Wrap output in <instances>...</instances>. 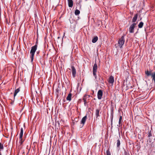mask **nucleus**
I'll return each mask as SVG.
<instances>
[{
    "label": "nucleus",
    "mask_w": 155,
    "mask_h": 155,
    "mask_svg": "<svg viewBox=\"0 0 155 155\" xmlns=\"http://www.w3.org/2000/svg\"><path fill=\"white\" fill-rule=\"evenodd\" d=\"M136 24V23H134L130 25L129 29V31L130 33L134 32V28Z\"/></svg>",
    "instance_id": "39448f33"
},
{
    "label": "nucleus",
    "mask_w": 155,
    "mask_h": 155,
    "mask_svg": "<svg viewBox=\"0 0 155 155\" xmlns=\"http://www.w3.org/2000/svg\"><path fill=\"white\" fill-rule=\"evenodd\" d=\"M80 11L78 10L77 9L74 12L75 14L76 15H78L80 14Z\"/></svg>",
    "instance_id": "aec40b11"
},
{
    "label": "nucleus",
    "mask_w": 155,
    "mask_h": 155,
    "mask_svg": "<svg viewBox=\"0 0 155 155\" xmlns=\"http://www.w3.org/2000/svg\"><path fill=\"white\" fill-rule=\"evenodd\" d=\"M68 6L72 8L73 6V1L72 0H68Z\"/></svg>",
    "instance_id": "f8f14e48"
},
{
    "label": "nucleus",
    "mask_w": 155,
    "mask_h": 155,
    "mask_svg": "<svg viewBox=\"0 0 155 155\" xmlns=\"http://www.w3.org/2000/svg\"><path fill=\"white\" fill-rule=\"evenodd\" d=\"M151 136H152V134H151V131H148V137H150Z\"/></svg>",
    "instance_id": "b1692460"
},
{
    "label": "nucleus",
    "mask_w": 155,
    "mask_h": 155,
    "mask_svg": "<svg viewBox=\"0 0 155 155\" xmlns=\"http://www.w3.org/2000/svg\"><path fill=\"white\" fill-rule=\"evenodd\" d=\"M108 82L109 83L113 84L114 82V77L112 76H110L109 78Z\"/></svg>",
    "instance_id": "1a4fd4ad"
},
{
    "label": "nucleus",
    "mask_w": 155,
    "mask_h": 155,
    "mask_svg": "<svg viewBox=\"0 0 155 155\" xmlns=\"http://www.w3.org/2000/svg\"><path fill=\"white\" fill-rule=\"evenodd\" d=\"M151 78H152V80L155 83V71L153 72V74L152 75Z\"/></svg>",
    "instance_id": "a211bd4d"
},
{
    "label": "nucleus",
    "mask_w": 155,
    "mask_h": 155,
    "mask_svg": "<svg viewBox=\"0 0 155 155\" xmlns=\"http://www.w3.org/2000/svg\"><path fill=\"white\" fill-rule=\"evenodd\" d=\"M87 119V115L85 116H84L83 118H82L81 121V124H83V126L84 125V124L85 122L86 121V120Z\"/></svg>",
    "instance_id": "9d476101"
},
{
    "label": "nucleus",
    "mask_w": 155,
    "mask_h": 155,
    "mask_svg": "<svg viewBox=\"0 0 155 155\" xmlns=\"http://www.w3.org/2000/svg\"><path fill=\"white\" fill-rule=\"evenodd\" d=\"M106 155H111L110 152L109 150H107L106 151Z\"/></svg>",
    "instance_id": "393cba45"
},
{
    "label": "nucleus",
    "mask_w": 155,
    "mask_h": 155,
    "mask_svg": "<svg viewBox=\"0 0 155 155\" xmlns=\"http://www.w3.org/2000/svg\"><path fill=\"white\" fill-rule=\"evenodd\" d=\"M152 71H148L147 70L145 71V74L148 76H151L152 77V75L153 74V72H152Z\"/></svg>",
    "instance_id": "9b49d317"
},
{
    "label": "nucleus",
    "mask_w": 155,
    "mask_h": 155,
    "mask_svg": "<svg viewBox=\"0 0 155 155\" xmlns=\"http://www.w3.org/2000/svg\"><path fill=\"white\" fill-rule=\"evenodd\" d=\"M98 40V37L97 36H95L92 39V41L93 43H95Z\"/></svg>",
    "instance_id": "f3484780"
},
{
    "label": "nucleus",
    "mask_w": 155,
    "mask_h": 155,
    "mask_svg": "<svg viewBox=\"0 0 155 155\" xmlns=\"http://www.w3.org/2000/svg\"><path fill=\"white\" fill-rule=\"evenodd\" d=\"M127 153H125V155H127Z\"/></svg>",
    "instance_id": "cd10ccee"
},
{
    "label": "nucleus",
    "mask_w": 155,
    "mask_h": 155,
    "mask_svg": "<svg viewBox=\"0 0 155 155\" xmlns=\"http://www.w3.org/2000/svg\"><path fill=\"white\" fill-rule=\"evenodd\" d=\"M20 91V88H17V89L15 90L14 95V98H15V97L16 96L17 94Z\"/></svg>",
    "instance_id": "2eb2a0df"
},
{
    "label": "nucleus",
    "mask_w": 155,
    "mask_h": 155,
    "mask_svg": "<svg viewBox=\"0 0 155 155\" xmlns=\"http://www.w3.org/2000/svg\"><path fill=\"white\" fill-rule=\"evenodd\" d=\"M125 41L124 38V36H122L119 39L118 43L119 46L120 48H121L124 44Z\"/></svg>",
    "instance_id": "f03ea898"
},
{
    "label": "nucleus",
    "mask_w": 155,
    "mask_h": 155,
    "mask_svg": "<svg viewBox=\"0 0 155 155\" xmlns=\"http://www.w3.org/2000/svg\"><path fill=\"white\" fill-rule=\"evenodd\" d=\"M120 144V141L119 139H118L117 140V147H119Z\"/></svg>",
    "instance_id": "4be33fe9"
},
{
    "label": "nucleus",
    "mask_w": 155,
    "mask_h": 155,
    "mask_svg": "<svg viewBox=\"0 0 155 155\" xmlns=\"http://www.w3.org/2000/svg\"><path fill=\"white\" fill-rule=\"evenodd\" d=\"M23 133V128H21V129L20 133L19 134V135H20L19 139H20V143L21 144H22L24 142V140L22 139Z\"/></svg>",
    "instance_id": "20e7f679"
},
{
    "label": "nucleus",
    "mask_w": 155,
    "mask_h": 155,
    "mask_svg": "<svg viewBox=\"0 0 155 155\" xmlns=\"http://www.w3.org/2000/svg\"><path fill=\"white\" fill-rule=\"evenodd\" d=\"M72 74L73 77L74 78L76 75V70L74 67L73 66H72L71 67Z\"/></svg>",
    "instance_id": "6e6552de"
},
{
    "label": "nucleus",
    "mask_w": 155,
    "mask_h": 155,
    "mask_svg": "<svg viewBox=\"0 0 155 155\" xmlns=\"http://www.w3.org/2000/svg\"><path fill=\"white\" fill-rule=\"evenodd\" d=\"M97 70V65L96 63H95L93 67V74L95 78H97L96 72Z\"/></svg>",
    "instance_id": "7ed1b4c3"
},
{
    "label": "nucleus",
    "mask_w": 155,
    "mask_h": 155,
    "mask_svg": "<svg viewBox=\"0 0 155 155\" xmlns=\"http://www.w3.org/2000/svg\"><path fill=\"white\" fill-rule=\"evenodd\" d=\"M72 94L71 93H69L66 97V99L68 101H70L71 100V97Z\"/></svg>",
    "instance_id": "dca6fc26"
},
{
    "label": "nucleus",
    "mask_w": 155,
    "mask_h": 155,
    "mask_svg": "<svg viewBox=\"0 0 155 155\" xmlns=\"http://www.w3.org/2000/svg\"><path fill=\"white\" fill-rule=\"evenodd\" d=\"M143 25V23L142 22H141L138 25V26L139 28H142Z\"/></svg>",
    "instance_id": "6ab92c4d"
},
{
    "label": "nucleus",
    "mask_w": 155,
    "mask_h": 155,
    "mask_svg": "<svg viewBox=\"0 0 155 155\" xmlns=\"http://www.w3.org/2000/svg\"><path fill=\"white\" fill-rule=\"evenodd\" d=\"M103 95V92L101 90H99L97 92V98L98 99L100 100L101 99Z\"/></svg>",
    "instance_id": "0eeeda50"
},
{
    "label": "nucleus",
    "mask_w": 155,
    "mask_h": 155,
    "mask_svg": "<svg viewBox=\"0 0 155 155\" xmlns=\"http://www.w3.org/2000/svg\"><path fill=\"white\" fill-rule=\"evenodd\" d=\"M37 44L38 42L37 41L35 45L32 47L31 48L30 53L31 54L30 58L31 59V62H32L33 61L35 54L37 49L38 47Z\"/></svg>",
    "instance_id": "f257e3e1"
},
{
    "label": "nucleus",
    "mask_w": 155,
    "mask_h": 155,
    "mask_svg": "<svg viewBox=\"0 0 155 155\" xmlns=\"http://www.w3.org/2000/svg\"><path fill=\"white\" fill-rule=\"evenodd\" d=\"M138 16V14H135L133 17L132 20V22H135L137 20V18Z\"/></svg>",
    "instance_id": "4468645a"
},
{
    "label": "nucleus",
    "mask_w": 155,
    "mask_h": 155,
    "mask_svg": "<svg viewBox=\"0 0 155 155\" xmlns=\"http://www.w3.org/2000/svg\"><path fill=\"white\" fill-rule=\"evenodd\" d=\"M77 120H78V119L77 118H76L75 119H74V121H75L76 122H77Z\"/></svg>",
    "instance_id": "bb28decb"
},
{
    "label": "nucleus",
    "mask_w": 155,
    "mask_h": 155,
    "mask_svg": "<svg viewBox=\"0 0 155 155\" xmlns=\"http://www.w3.org/2000/svg\"><path fill=\"white\" fill-rule=\"evenodd\" d=\"M100 109H96L95 111V115L96 116V118H97L99 116V111Z\"/></svg>",
    "instance_id": "ddd939ff"
},
{
    "label": "nucleus",
    "mask_w": 155,
    "mask_h": 155,
    "mask_svg": "<svg viewBox=\"0 0 155 155\" xmlns=\"http://www.w3.org/2000/svg\"><path fill=\"white\" fill-rule=\"evenodd\" d=\"M122 120V116H121L120 117L119 119V124H120L121 123Z\"/></svg>",
    "instance_id": "5701e85b"
},
{
    "label": "nucleus",
    "mask_w": 155,
    "mask_h": 155,
    "mask_svg": "<svg viewBox=\"0 0 155 155\" xmlns=\"http://www.w3.org/2000/svg\"><path fill=\"white\" fill-rule=\"evenodd\" d=\"M4 149L3 144L0 143V150H2Z\"/></svg>",
    "instance_id": "412c9836"
},
{
    "label": "nucleus",
    "mask_w": 155,
    "mask_h": 155,
    "mask_svg": "<svg viewBox=\"0 0 155 155\" xmlns=\"http://www.w3.org/2000/svg\"><path fill=\"white\" fill-rule=\"evenodd\" d=\"M113 119V116H112L111 118V124H112V123Z\"/></svg>",
    "instance_id": "a878e982"
},
{
    "label": "nucleus",
    "mask_w": 155,
    "mask_h": 155,
    "mask_svg": "<svg viewBox=\"0 0 155 155\" xmlns=\"http://www.w3.org/2000/svg\"><path fill=\"white\" fill-rule=\"evenodd\" d=\"M90 97V95L86 94H85L83 98V100L84 102V106H86V104H87L88 102L87 101V99L89 98Z\"/></svg>",
    "instance_id": "423d86ee"
}]
</instances>
